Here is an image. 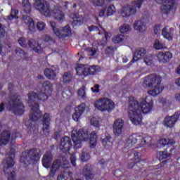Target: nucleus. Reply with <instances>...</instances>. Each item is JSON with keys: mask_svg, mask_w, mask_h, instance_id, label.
Wrapping results in <instances>:
<instances>
[{"mask_svg": "<svg viewBox=\"0 0 180 180\" xmlns=\"http://www.w3.org/2000/svg\"><path fill=\"white\" fill-rule=\"evenodd\" d=\"M153 104V101L148 102L147 98H142L141 103H139V101L136 100V98L129 96L128 113L131 123L135 124V126L141 124L143 120L141 112L143 113H149V112H151Z\"/></svg>", "mask_w": 180, "mask_h": 180, "instance_id": "1", "label": "nucleus"}, {"mask_svg": "<svg viewBox=\"0 0 180 180\" xmlns=\"http://www.w3.org/2000/svg\"><path fill=\"white\" fill-rule=\"evenodd\" d=\"M49 99V91L41 90L39 95L33 91L28 94V105L31 106L30 120L31 122H37L41 117L38 101H47Z\"/></svg>", "mask_w": 180, "mask_h": 180, "instance_id": "2", "label": "nucleus"}, {"mask_svg": "<svg viewBox=\"0 0 180 180\" xmlns=\"http://www.w3.org/2000/svg\"><path fill=\"white\" fill-rule=\"evenodd\" d=\"M162 81V77L158 75L151 74L146 76L143 79L144 88H152V89L148 91V94L151 96H157L160 95L164 90V88L161 86Z\"/></svg>", "mask_w": 180, "mask_h": 180, "instance_id": "3", "label": "nucleus"}, {"mask_svg": "<svg viewBox=\"0 0 180 180\" xmlns=\"http://www.w3.org/2000/svg\"><path fill=\"white\" fill-rule=\"evenodd\" d=\"M41 156V150L39 148H32L22 152L20 161L25 165H30V164H34L40 160Z\"/></svg>", "mask_w": 180, "mask_h": 180, "instance_id": "4", "label": "nucleus"}, {"mask_svg": "<svg viewBox=\"0 0 180 180\" xmlns=\"http://www.w3.org/2000/svg\"><path fill=\"white\" fill-rule=\"evenodd\" d=\"M8 109L14 115H23L25 106L20 101V96L16 93H13L8 103Z\"/></svg>", "mask_w": 180, "mask_h": 180, "instance_id": "5", "label": "nucleus"}, {"mask_svg": "<svg viewBox=\"0 0 180 180\" xmlns=\"http://www.w3.org/2000/svg\"><path fill=\"white\" fill-rule=\"evenodd\" d=\"M72 139L76 148L82 147L83 141L89 140V132L88 131L80 129L78 131L73 130L72 132Z\"/></svg>", "mask_w": 180, "mask_h": 180, "instance_id": "6", "label": "nucleus"}, {"mask_svg": "<svg viewBox=\"0 0 180 180\" xmlns=\"http://www.w3.org/2000/svg\"><path fill=\"white\" fill-rule=\"evenodd\" d=\"M144 0H134L131 5L122 7L121 15L123 18H130L132 15H136L137 9L141 8Z\"/></svg>", "mask_w": 180, "mask_h": 180, "instance_id": "7", "label": "nucleus"}, {"mask_svg": "<svg viewBox=\"0 0 180 180\" xmlns=\"http://www.w3.org/2000/svg\"><path fill=\"white\" fill-rule=\"evenodd\" d=\"M115 102L109 98H102L97 100L95 103V107L101 112H108L110 113L115 109Z\"/></svg>", "mask_w": 180, "mask_h": 180, "instance_id": "8", "label": "nucleus"}, {"mask_svg": "<svg viewBox=\"0 0 180 180\" xmlns=\"http://www.w3.org/2000/svg\"><path fill=\"white\" fill-rule=\"evenodd\" d=\"M77 75H83V77H88V75H95L97 72L101 71V68L98 65L88 66V65H79L76 68Z\"/></svg>", "mask_w": 180, "mask_h": 180, "instance_id": "9", "label": "nucleus"}, {"mask_svg": "<svg viewBox=\"0 0 180 180\" xmlns=\"http://www.w3.org/2000/svg\"><path fill=\"white\" fill-rule=\"evenodd\" d=\"M61 167L67 169V168H70V163L67 160V158L62 157L60 159L55 160L52 164L50 172H49V177L53 178L54 175H56V172H57V169Z\"/></svg>", "mask_w": 180, "mask_h": 180, "instance_id": "10", "label": "nucleus"}, {"mask_svg": "<svg viewBox=\"0 0 180 180\" xmlns=\"http://www.w3.org/2000/svg\"><path fill=\"white\" fill-rule=\"evenodd\" d=\"M11 154L8 156V158L6 160L7 166H5L4 168V172L8 175V180H15V176L16 173L15 171L12 170V167L15 165L13 161V157H15V150H11Z\"/></svg>", "mask_w": 180, "mask_h": 180, "instance_id": "11", "label": "nucleus"}, {"mask_svg": "<svg viewBox=\"0 0 180 180\" xmlns=\"http://www.w3.org/2000/svg\"><path fill=\"white\" fill-rule=\"evenodd\" d=\"M151 141V138H143L141 135L133 134L131 135L125 143L126 147H133L136 143H139L141 147H144L146 144H148Z\"/></svg>", "mask_w": 180, "mask_h": 180, "instance_id": "12", "label": "nucleus"}, {"mask_svg": "<svg viewBox=\"0 0 180 180\" xmlns=\"http://www.w3.org/2000/svg\"><path fill=\"white\" fill-rule=\"evenodd\" d=\"M34 8L44 16L49 17L51 15L50 6H49V3L46 0H35Z\"/></svg>", "mask_w": 180, "mask_h": 180, "instance_id": "13", "label": "nucleus"}, {"mask_svg": "<svg viewBox=\"0 0 180 180\" xmlns=\"http://www.w3.org/2000/svg\"><path fill=\"white\" fill-rule=\"evenodd\" d=\"M180 113L179 112H175L173 115H167L163 121V126L167 128H172L175 126V123L178 122L179 119Z\"/></svg>", "mask_w": 180, "mask_h": 180, "instance_id": "14", "label": "nucleus"}, {"mask_svg": "<svg viewBox=\"0 0 180 180\" xmlns=\"http://www.w3.org/2000/svg\"><path fill=\"white\" fill-rule=\"evenodd\" d=\"M155 1L157 4H163L160 9L162 13L165 15H168L174 8V0H155Z\"/></svg>", "mask_w": 180, "mask_h": 180, "instance_id": "15", "label": "nucleus"}, {"mask_svg": "<svg viewBox=\"0 0 180 180\" xmlns=\"http://www.w3.org/2000/svg\"><path fill=\"white\" fill-rule=\"evenodd\" d=\"M114 134L119 137L124 131V121L122 118L117 119L112 126Z\"/></svg>", "mask_w": 180, "mask_h": 180, "instance_id": "16", "label": "nucleus"}, {"mask_svg": "<svg viewBox=\"0 0 180 180\" xmlns=\"http://www.w3.org/2000/svg\"><path fill=\"white\" fill-rule=\"evenodd\" d=\"M71 139L68 136H65L60 139V150L66 154L70 153V148L72 147Z\"/></svg>", "mask_w": 180, "mask_h": 180, "instance_id": "17", "label": "nucleus"}, {"mask_svg": "<svg viewBox=\"0 0 180 180\" xmlns=\"http://www.w3.org/2000/svg\"><path fill=\"white\" fill-rule=\"evenodd\" d=\"M158 60L161 64L169 63L172 58V53L169 51H160L157 54Z\"/></svg>", "mask_w": 180, "mask_h": 180, "instance_id": "18", "label": "nucleus"}, {"mask_svg": "<svg viewBox=\"0 0 180 180\" xmlns=\"http://www.w3.org/2000/svg\"><path fill=\"white\" fill-rule=\"evenodd\" d=\"M50 120H51V118H50V114L45 113L42 119V130L45 136H49L50 134Z\"/></svg>", "mask_w": 180, "mask_h": 180, "instance_id": "19", "label": "nucleus"}, {"mask_svg": "<svg viewBox=\"0 0 180 180\" xmlns=\"http://www.w3.org/2000/svg\"><path fill=\"white\" fill-rule=\"evenodd\" d=\"M86 108V105L84 103L75 107V112L72 115L73 120H75V122H78V120H79V118L84 114V112H85Z\"/></svg>", "mask_w": 180, "mask_h": 180, "instance_id": "20", "label": "nucleus"}, {"mask_svg": "<svg viewBox=\"0 0 180 180\" xmlns=\"http://www.w3.org/2000/svg\"><path fill=\"white\" fill-rule=\"evenodd\" d=\"M27 44L33 51L35 53H37L38 54H41L43 53V49H41V46L40 44H39V42L33 39H30L27 41Z\"/></svg>", "mask_w": 180, "mask_h": 180, "instance_id": "21", "label": "nucleus"}, {"mask_svg": "<svg viewBox=\"0 0 180 180\" xmlns=\"http://www.w3.org/2000/svg\"><path fill=\"white\" fill-rule=\"evenodd\" d=\"M70 22L72 26H81L84 23V18L78 14L72 13L70 15Z\"/></svg>", "mask_w": 180, "mask_h": 180, "instance_id": "22", "label": "nucleus"}, {"mask_svg": "<svg viewBox=\"0 0 180 180\" xmlns=\"http://www.w3.org/2000/svg\"><path fill=\"white\" fill-rule=\"evenodd\" d=\"M42 165L45 168H50L51 167V162L53 161V155H51V152L48 151L46 152L43 158H42Z\"/></svg>", "mask_w": 180, "mask_h": 180, "instance_id": "23", "label": "nucleus"}, {"mask_svg": "<svg viewBox=\"0 0 180 180\" xmlns=\"http://www.w3.org/2000/svg\"><path fill=\"white\" fill-rule=\"evenodd\" d=\"M88 30H89V32H100L101 33H103L105 37V41H108V39H110V34L108 33V32H106V30H105V29H103L101 25H91L88 27Z\"/></svg>", "mask_w": 180, "mask_h": 180, "instance_id": "24", "label": "nucleus"}, {"mask_svg": "<svg viewBox=\"0 0 180 180\" xmlns=\"http://www.w3.org/2000/svg\"><path fill=\"white\" fill-rule=\"evenodd\" d=\"M83 175L86 180L94 179V172L92 171V165L88 164L84 167Z\"/></svg>", "mask_w": 180, "mask_h": 180, "instance_id": "25", "label": "nucleus"}, {"mask_svg": "<svg viewBox=\"0 0 180 180\" xmlns=\"http://www.w3.org/2000/svg\"><path fill=\"white\" fill-rule=\"evenodd\" d=\"M174 30V28L166 26L162 29V34L165 39H167V40H172Z\"/></svg>", "mask_w": 180, "mask_h": 180, "instance_id": "26", "label": "nucleus"}, {"mask_svg": "<svg viewBox=\"0 0 180 180\" xmlns=\"http://www.w3.org/2000/svg\"><path fill=\"white\" fill-rule=\"evenodd\" d=\"M11 141V131H4L0 135V146H6Z\"/></svg>", "mask_w": 180, "mask_h": 180, "instance_id": "27", "label": "nucleus"}, {"mask_svg": "<svg viewBox=\"0 0 180 180\" xmlns=\"http://www.w3.org/2000/svg\"><path fill=\"white\" fill-rule=\"evenodd\" d=\"M146 53H147V51H146L144 48H138L134 53L132 63H135V61H139V60L141 59V58L146 56Z\"/></svg>", "mask_w": 180, "mask_h": 180, "instance_id": "28", "label": "nucleus"}, {"mask_svg": "<svg viewBox=\"0 0 180 180\" xmlns=\"http://www.w3.org/2000/svg\"><path fill=\"white\" fill-rule=\"evenodd\" d=\"M53 16L55 18V19H56V20H64V13H63V11H61V9H60L58 7L55 6L54 9H53Z\"/></svg>", "mask_w": 180, "mask_h": 180, "instance_id": "29", "label": "nucleus"}, {"mask_svg": "<svg viewBox=\"0 0 180 180\" xmlns=\"http://www.w3.org/2000/svg\"><path fill=\"white\" fill-rule=\"evenodd\" d=\"M134 29L135 30H137V32H145L146 29H147V27L143 21L138 20L134 22Z\"/></svg>", "mask_w": 180, "mask_h": 180, "instance_id": "30", "label": "nucleus"}, {"mask_svg": "<svg viewBox=\"0 0 180 180\" xmlns=\"http://www.w3.org/2000/svg\"><path fill=\"white\" fill-rule=\"evenodd\" d=\"M44 75L48 78V79H56V77H57V73H56V70L50 68H46L44 70Z\"/></svg>", "mask_w": 180, "mask_h": 180, "instance_id": "31", "label": "nucleus"}, {"mask_svg": "<svg viewBox=\"0 0 180 180\" xmlns=\"http://www.w3.org/2000/svg\"><path fill=\"white\" fill-rule=\"evenodd\" d=\"M112 137L106 136L105 139L101 140V143L105 148L109 149L113 146L112 143Z\"/></svg>", "mask_w": 180, "mask_h": 180, "instance_id": "32", "label": "nucleus"}, {"mask_svg": "<svg viewBox=\"0 0 180 180\" xmlns=\"http://www.w3.org/2000/svg\"><path fill=\"white\" fill-rule=\"evenodd\" d=\"M98 141V136L96 135V131H93L91 133L90 136V146L91 148H94L96 146V143Z\"/></svg>", "mask_w": 180, "mask_h": 180, "instance_id": "33", "label": "nucleus"}, {"mask_svg": "<svg viewBox=\"0 0 180 180\" xmlns=\"http://www.w3.org/2000/svg\"><path fill=\"white\" fill-rule=\"evenodd\" d=\"M15 53L23 60H27L29 58V54L25 52V51L22 50L20 48H17L15 50Z\"/></svg>", "mask_w": 180, "mask_h": 180, "instance_id": "34", "label": "nucleus"}, {"mask_svg": "<svg viewBox=\"0 0 180 180\" xmlns=\"http://www.w3.org/2000/svg\"><path fill=\"white\" fill-rule=\"evenodd\" d=\"M74 76L71 72H66L63 74V81L66 84H70L72 81Z\"/></svg>", "mask_w": 180, "mask_h": 180, "instance_id": "35", "label": "nucleus"}, {"mask_svg": "<svg viewBox=\"0 0 180 180\" xmlns=\"http://www.w3.org/2000/svg\"><path fill=\"white\" fill-rule=\"evenodd\" d=\"M153 47L154 49H155V50H162V49H167V46H165V44L160 41V40L158 39L155 40Z\"/></svg>", "mask_w": 180, "mask_h": 180, "instance_id": "36", "label": "nucleus"}, {"mask_svg": "<svg viewBox=\"0 0 180 180\" xmlns=\"http://www.w3.org/2000/svg\"><path fill=\"white\" fill-rule=\"evenodd\" d=\"M160 143L162 146H172V144H175V141L169 139H162L160 140Z\"/></svg>", "mask_w": 180, "mask_h": 180, "instance_id": "37", "label": "nucleus"}, {"mask_svg": "<svg viewBox=\"0 0 180 180\" xmlns=\"http://www.w3.org/2000/svg\"><path fill=\"white\" fill-rule=\"evenodd\" d=\"M49 23L51 25V27H52L54 34H56V36H58V37H61V32H60V30H58V28L56 27V22L54 21H50Z\"/></svg>", "mask_w": 180, "mask_h": 180, "instance_id": "38", "label": "nucleus"}, {"mask_svg": "<svg viewBox=\"0 0 180 180\" xmlns=\"http://www.w3.org/2000/svg\"><path fill=\"white\" fill-rule=\"evenodd\" d=\"M22 6L24 7L25 12H26V13H30L32 9V6L30 5L29 0H22Z\"/></svg>", "mask_w": 180, "mask_h": 180, "instance_id": "39", "label": "nucleus"}, {"mask_svg": "<svg viewBox=\"0 0 180 180\" xmlns=\"http://www.w3.org/2000/svg\"><path fill=\"white\" fill-rule=\"evenodd\" d=\"M89 158H91V155L88 153V150H86V149H83V151L81 155V160L82 162H85V161H88Z\"/></svg>", "mask_w": 180, "mask_h": 180, "instance_id": "40", "label": "nucleus"}, {"mask_svg": "<svg viewBox=\"0 0 180 180\" xmlns=\"http://www.w3.org/2000/svg\"><path fill=\"white\" fill-rule=\"evenodd\" d=\"M19 11L16 9H11V13L9 15H8L7 19L8 20H13V19H18V15Z\"/></svg>", "mask_w": 180, "mask_h": 180, "instance_id": "41", "label": "nucleus"}, {"mask_svg": "<svg viewBox=\"0 0 180 180\" xmlns=\"http://www.w3.org/2000/svg\"><path fill=\"white\" fill-rule=\"evenodd\" d=\"M169 157H171V153H168V150H165L159 152V159L160 160H165L166 158H168Z\"/></svg>", "mask_w": 180, "mask_h": 180, "instance_id": "42", "label": "nucleus"}, {"mask_svg": "<svg viewBox=\"0 0 180 180\" xmlns=\"http://www.w3.org/2000/svg\"><path fill=\"white\" fill-rule=\"evenodd\" d=\"M82 49L84 50V51H87L89 56H91V57H94L98 51L95 48H85L83 46Z\"/></svg>", "mask_w": 180, "mask_h": 180, "instance_id": "43", "label": "nucleus"}, {"mask_svg": "<svg viewBox=\"0 0 180 180\" xmlns=\"http://www.w3.org/2000/svg\"><path fill=\"white\" fill-rule=\"evenodd\" d=\"M63 176L64 179L66 180H73L74 178L72 177V172L68 171V170H65L63 171V173L62 174Z\"/></svg>", "mask_w": 180, "mask_h": 180, "instance_id": "44", "label": "nucleus"}, {"mask_svg": "<svg viewBox=\"0 0 180 180\" xmlns=\"http://www.w3.org/2000/svg\"><path fill=\"white\" fill-rule=\"evenodd\" d=\"M71 28H70V26L68 25H66L63 27V33H62V35L64 37H67L68 36H71Z\"/></svg>", "mask_w": 180, "mask_h": 180, "instance_id": "45", "label": "nucleus"}, {"mask_svg": "<svg viewBox=\"0 0 180 180\" xmlns=\"http://www.w3.org/2000/svg\"><path fill=\"white\" fill-rule=\"evenodd\" d=\"M130 30H131V28H130V25L127 24H123L120 28V32L121 33H129Z\"/></svg>", "mask_w": 180, "mask_h": 180, "instance_id": "46", "label": "nucleus"}, {"mask_svg": "<svg viewBox=\"0 0 180 180\" xmlns=\"http://www.w3.org/2000/svg\"><path fill=\"white\" fill-rule=\"evenodd\" d=\"M143 161H138L136 162L134 169L136 172H140L143 169Z\"/></svg>", "mask_w": 180, "mask_h": 180, "instance_id": "47", "label": "nucleus"}, {"mask_svg": "<svg viewBox=\"0 0 180 180\" xmlns=\"http://www.w3.org/2000/svg\"><path fill=\"white\" fill-rule=\"evenodd\" d=\"M124 40V37L123 34H117L114 38H112L113 43H122Z\"/></svg>", "mask_w": 180, "mask_h": 180, "instance_id": "48", "label": "nucleus"}, {"mask_svg": "<svg viewBox=\"0 0 180 180\" xmlns=\"http://www.w3.org/2000/svg\"><path fill=\"white\" fill-rule=\"evenodd\" d=\"M78 96H80L82 99H85L86 98V94H85V87L82 86L77 91Z\"/></svg>", "mask_w": 180, "mask_h": 180, "instance_id": "49", "label": "nucleus"}, {"mask_svg": "<svg viewBox=\"0 0 180 180\" xmlns=\"http://www.w3.org/2000/svg\"><path fill=\"white\" fill-rule=\"evenodd\" d=\"M144 63L146 65H151L153 64V56L149 54L144 58Z\"/></svg>", "mask_w": 180, "mask_h": 180, "instance_id": "50", "label": "nucleus"}, {"mask_svg": "<svg viewBox=\"0 0 180 180\" xmlns=\"http://www.w3.org/2000/svg\"><path fill=\"white\" fill-rule=\"evenodd\" d=\"M114 13H116V8L115 6L110 5L107 10V15L108 16H112Z\"/></svg>", "mask_w": 180, "mask_h": 180, "instance_id": "51", "label": "nucleus"}, {"mask_svg": "<svg viewBox=\"0 0 180 180\" xmlns=\"http://www.w3.org/2000/svg\"><path fill=\"white\" fill-rule=\"evenodd\" d=\"M42 39H43L44 41H46V43H49V44H53L55 42L54 39L49 35H44Z\"/></svg>", "mask_w": 180, "mask_h": 180, "instance_id": "52", "label": "nucleus"}, {"mask_svg": "<svg viewBox=\"0 0 180 180\" xmlns=\"http://www.w3.org/2000/svg\"><path fill=\"white\" fill-rule=\"evenodd\" d=\"M42 91H46L49 92V90L50 89V86H51V84L49 81H45L42 84Z\"/></svg>", "mask_w": 180, "mask_h": 180, "instance_id": "53", "label": "nucleus"}, {"mask_svg": "<svg viewBox=\"0 0 180 180\" xmlns=\"http://www.w3.org/2000/svg\"><path fill=\"white\" fill-rule=\"evenodd\" d=\"M37 27L39 32H41L46 29V23H44L43 21H39L37 23Z\"/></svg>", "mask_w": 180, "mask_h": 180, "instance_id": "54", "label": "nucleus"}, {"mask_svg": "<svg viewBox=\"0 0 180 180\" xmlns=\"http://www.w3.org/2000/svg\"><path fill=\"white\" fill-rule=\"evenodd\" d=\"M115 53V48L113 46H107V48L105 50V54H107V56H110V54H113Z\"/></svg>", "mask_w": 180, "mask_h": 180, "instance_id": "55", "label": "nucleus"}, {"mask_svg": "<svg viewBox=\"0 0 180 180\" xmlns=\"http://www.w3.org/2000/svg\"><path fill=\"white\" fill-rule=\"evenodd\" d=\"M18 43L21 47H27V43L26 42V39L23 37H20L18 39Z\"/></svg>", "mask_w": 180, "mask_h": 180, "instance_id": "56", "label": "nucleus"}, {"mask_svg": "<svg viewBox=\"0 0 180 180\" xmlns=\"http://www.w3.org/2000/svg\"><path fill=\"white\" fill-rule=\"evenodd\" d=\"M28 29L30 32H35L36 31V25H34V21L28 23Z\"/></svg>", "mask_w": 180, "mask_h": 180, "instance_id": "57", "label": "nucleus"}, {"mask_svg": "<svg viewBox=\"0 0 180 180\" xmlns=\"http://www.w3.org/2000/svg\"><path fill=\"white\" fill-rule=\"evenodd\" d=\"M91 124L95 127H99V121L96 117H92L91 119Z\"/></svg>", "mask_w": 180, "mask_h": 180, "instance_id": "58", "label": "nucleus"}, {"mask_svg": "<svg viewBox=\"0 0 180 180\" xmlns=\"http://www.w3.org/2000/svg\"><path fill=\"white\" fill-rule=\"evenodd\" d=\"M22 20H24L25 23H26L27 25H29V23L33 21V19H32V18H30V16L29 15H23Z\"/></svg>", "mask_w": 180, "mask_h": 180, "instance_id": "59", "label": "nucleus"}, {"mask_svg": "<svg viewBox=\"0 0 180 180\" xmlns=\"http://www.w3.org/2000/svg\"><path fill=\"white\" fill-rule=\"evenodd\" d=\"M92 4L94 5H96V6H102L104 4L103 0H91Z\"/></svg>", "mask_w": 180, "mask_h": 180, "instance_id": "60", "label": "nucleus"}, {"mask_svg": "<svg viewBox=\"0 0 180 180\" xmlns=\"http://www.w3.org/2000/svg\"><path fill=\"white\" fill-rule=\"evenodd\" d=\"M75 161H77V158H75V155H71L70 156V162L72 165H73V167H76L77 163L75 162Z\"/></svg>", "mask_w": 180, "mask_h": 180, "instance_id": "61", "label": "nucleus"}, {"mask_svg": "<svg viewBox=\"0 0 180 180\" xmlns=\"http://www.w3.org/2000/svg\"><path fill=\"white\" fill-rule=\"evenodd\" d=\"M92 92L94 94H98L99 92V84H95L92 88H91Z\"/></svg>", "mask_w": 180, "mask_h": 180, "instance_id": "62", "label": "nucleus"}, {"mask_svg": "<svg viewBox=\"0 0 180 180\" xmlns=\"http://www.w3.org/2000/svg\"><path fill=\"white\" fill-rule=\"evenodd\" d=\"M61 137V132L60 131H56L53 135V138L55 140H58Z\"/></svg>", "mask_w": 180, "mask_h": 180, "instance_id": "63", "label": "nucleus"}, {"mask_svg": "<svg viewBox=\"0 0 180 180\" xmlns=\"http://www.w3.org/2000/svg\"><path fill=\"white\" fill-rule=\"evenodd\" d=\"M160 32H161V29L160 28V25H155L154 27V33H155V34H159Z\"/></svg>", "mask_w": 180, "mask_h": 180, "instance_id": "64", "label": "nucleus"}]
</instances>
